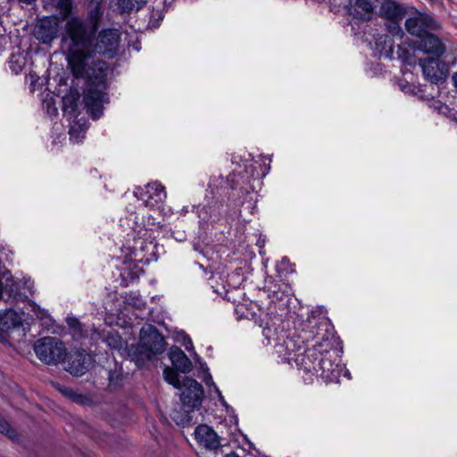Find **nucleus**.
Instances as JSON below:
<instances>
[{"mask_svg": "<svg viewBox=\"0 0 457 457\" xmlns=\"http://www.w3.org/2000/svg\"><path fill=\"white\" fill-rule=\"evenodd\" d=\"M96 29V22L90 25L84 19L71 17L67 20L61 38L71 73L87 83L83 102L94 120L102 115L104 104L107 102L104 92L107 63L102 60L90 62L89 49Z\"/></svg>", "mask_w": 457, "mask_h": 457, "instance_id": "1", "label": "nucleus"}, {"mask_svg": "<svg viewBox=\"0 0 457 457\" xmlns=\"http://www.w3.org/2000/svg\"><path fill=\"white\" fill-rule=\"evenodd\" d=\"M166 343L164 337L153 326L147 325L140 330V343L129 349V355L137 362L149 361L155 354L165 351Z\"/></svg>", "mask_w": 457, "mask_h": 457, "instance_id": "2", "label": "nucleus"}, {"mask_svg": "<svg viewBox=\"0 0 457 457\" xmlns=\"http://www.w3.org/2000/svg\"><path fill=\"white\" fill-rule=\"evenodd\" d=\"M182 392L180 400L185 408L183 413L179 411H173L170 414L172 420L178 425H186L191 421L190 412L201 406L204 397V389L200 383L190 378L182 379Z\"/></svg>", "mask_w": 457, "mask_h": 457, "instance_id": "3", "label": "nucleus"}, {"mask_svg": "<svg viewBox=\"0 0 457 457\" xmlns=\"http://www.w3.org/2000/svg\"><path fill=\"white\" fill-rule=\"evenodd\" d=\"M34 351L37 357L47 365H55L62 361L67 354L64 344L54 337L38 339L34 345Z\"/></svg>", "mask_w": 457, "mask_h": 457, "instance_id": "4", "label": "nucleus"}, {"mask_svg": "<svg viewBox=\"0 0 457 457\" xmlns=\"http://www.w3.org/2000/svg\"><path fill=\"white\" fill-rule=\"evenodd\" d=\"M120 41V33L116 29L101 30L96 37L95 43H91L89 49L90 62L96 54L112 58L117 54Z\"/></svg>", "mask_w": 457, "mask_h": 457, "instance_id": "5", "label": "nucleus"}, {"mask_svg": "<svg viewBox=\"0 0 457 457\" xmlns=\"http://www.w3.org/2000/svg\"><path fill=\"white\" fill-rule=\"evenodd\" d=\"M286 348L291 353H295V361L303 370L312 372L317 370L316 361L319 358V352L315 346L312 349H305L303 345H298L295 349V344L293 338H287L285 341Z\"/></svg>", "mask_w": 457, "mask_h": 457, "instance_id": "6", "label": "nucleus"}, {"mask_svg": "<svg viewBox=\"0 0 457 457\" xmlns=\"http://www.w3.org/2000/svg\"><path fill=\"white\" fill-rule=\"evenodd\" d=\"M59 30L58 18L55 16H46L36 21L32 34L41 44L48 45L57 38Z\"/></svg>", "mask_w": 457, "mask_h": 457, "instance_id": "7", "label": "nucleus"}, {"mask_svg": "<svg viewBox=\"0 0 457 457\" xmlns=\"http://www.w3.org/2000/svg\"><path fill=\"white\" fill-rule=\"evenodd\" d=\"M317 370L314 372L319 373L327 382L337 381L341 372V368L337 362L335 351L319 352Z\"/></svg>", "mask_w": 457, "mask_h": 457, "instance_id": "8", "label": "nucleus"}, {"mask_svg": "<svg viewBox=\"0 0 457 457\" xmlns=\"http://www.w3.org/2000/svg\"><path fill=\"white\" fill-rule=\"evenodd\" d=\"M420 65L425 78L433 84L444 82L448 75L446 63L437 58L420 59Z\"/></svg>", "mask_w": 457, "mask_h": 457, "instance_id": "9", "label": "nucleus"}, {"mask_svg": "<svg viewBox=\"0 0 457 457\" xmlns=\"http://www.w3.org/2000/svg\"><path fill=\"white\" fill-rule=\"evenodd\" d=\"M405 29L412 36L421 38L430 30L439 28L436 21L428 14L418 13L405 21Z\"/></svg>", "mask_w": 457, "mask_h": 457, "instance_id": "10", "label": "nucleus"}, {"mask_svg": "<svg viewBox=\"0 0 457 457\" xmlns=\"http://www.w3.org/2000/svg\"><path fill=\"white\" fill-rule=\"evenodd\" d=\"M134 194L145 206L149 207L158 205L166 198L165 188L158 182L148 183L144 188L138 187Z\"/></svg>", "mask_w": 457, "mask_h": 457, "instance_id": "11", "label": "nucleus"}, {"mask_svg": "<svg viewBox=\"0 0 457 457\" xmlns=\"http://www.w3.org/2000/svg\"><path fill=\"white\" fill-rule=\"evenodd\" d=\"M92 358L84 349L76 350L68 355L64 369L73 376H82L91 365Z\"/></svg>", "mask_w": 457, "mask_h": 457, "instance_id": "12", "label": "nucleus"}, {"mask_svg": "<svg viewBox=\"0 0 457 457\" xmlns=\"http://www.w3.org/2000/svg\"><path fill=\"white\" fill-rule=\"evenodd\" d=\"M379 12L383 17L393 22L392 25L388 26V30L393 36L403 34L397 22L403 19L404 11L399 4L392 0H386L380 7Z\"/></svg>", "mask_w": 457, "mask_h": 457, "instance_id": "13", "label": "nucleus"}, {"mask_svg": "<svg viewBox=\"0 0 457 457\" xmlns=\"http://www.w3.org/2000/svg\"><path fill=\"white\" fill-rule=\"evenodd\" d=\"M378 0H350L349 13L353 20L370 21Z\"/></svg>", "mask_w": 457, "mask_h": 457, "instance_id": "14", "label": "nucleus"}, {"mask_svg": "<svg viewBox=\"0 0 457 457\" xmlns=\"http://www.w3.org/2000/svg\"><path fill=\"white\" fill-rule=\"evenodd\" d=\"M195 436L197 442L206 449L214 450L220 446V437L209 426L202 424L196 427Z\"/></svg>", "mask_w": 457, "mask_h": 457, "instance_id": "15", "label": "nucleus"}, {"mask_svg": "<svg viewBox=\"0 0 457 457\" xmlns=\"http://www.w3.org/2000/svg\"><path fill=\"white\" fill-rule=\"evenodd\" d=\"M418 48L426 54H433L436 57L443 55L446 49L443 41L430 32L420 38Z\"/></svg>", "mask_w": 457, "mask_h": 457, "instance_id": "16", "label": "nucleus"}, {"mask_svg": "<svg viewBox=\"0 0 457 457\" xmlns=\"http://www.w3.org/2000/svg\"><path fill=\"white\" fill-rule=\"evenodd\" d=\"M161 226L162 225L160 220H156V219L153 215H149L147 217L146 223H144L143 227H140L138 230L134 229L135 244L133 245L132 248L135 251H137V249L144 251L145 241L141 239L147 237L149 230L159 228H161Z\"/></svg>", "mask_w": 457, "mask_h": 457, "instance_id": "17", "label": "nucleus"}, {"mask_svg": "<svg viewBox=\"0 0 457 457\" xmlns=\"http://www.w3.org/2000/svg\"><path fill=\"white\" fill-rule=\"evenodd\" d=\"M170 360L173 367L183 373H187L192 370V362L186 353L178 346H172L169 352Z\"/></svg>", "mask_w": 457, "mask_h": 457, "instance_id": "18", "label": "nucleus"}, {"mask_svg": "<svg viewBox=\"0 0 457 457\" xmlns=\"http://www.w3.org/2000/svg\"><path fill=\"white\" fill-rule=\"evenodd\" d=\"M22 320L18 312L12 309L0 313V332H8L10 329L21 326Z\"/></svg>", "mask_w": 457, "mask_h": 457, "instance_id": "19", "label": "nucleus"}, {"mask_svg": "<svg viewBox=\"0 0 457 457\" xmlns=\"http://www.w3.org/2000/svg\"><path fill=\"white\" fill-rule=\"evenodd\" d=\"M166 11L165 0H154V5L150 12L148 26L152 28H158L160 22L164 18Z\"/></svg>", "mask_w": 457, "mask_h": 457, "instance_id": "20", "label": "nucleus"}, {"mask_svg": "<svg viewBox=\"0 0 457 457\" xmlns=\"http://www.w3.org/2000/svg\"><path fill=\"white\" fill-rule=\"evenodd\" d=\"M79 98L80 96L77 90H71V92L62 98V111L65 115H70L71 117L76 116Z\"/></svg>", "mask_w": 457, "mask_h": 457, "instance_id": "21", "label": "nucleus"}, {"mask_svg": "<svg viewBox=\"0 0 457 457\" xmlns=\"http://www.w3.org/2000/svg\"><path fill=\"white\" fill-rule=\"evenodd\" d=\"M146 0H116L117 10L121 14H130L141 10Z\"/></svg>", "mask_w": 457, "mask_h": 457, "instance_id": "22", "label": "nucleus"}, {"mask_svg": "<svg viewBox=\"0 0 457 457\" xmlns=\"http://www.w3.org/2000/svg\"><path fill=\"white\" fill-rule=\"evenodd\" d=\"M104 341L111 349L117 350L119 352L125 349L127 346V342L121 338L117 331L108 332L105 335Z\"/></svg>", "mask_w": 457, "mask_h": 457, "instance_id": "23", "label": "nucleus"}, {"mask_svg": "<svg viewBox=\"0 0 457 457\" xmlns=\"http://www.w3.org/2000/svg\"><path fill=\"white\" fill-rule=\"evenodd\" d=\"M397 58L408 65L415 64L414 50L411 46L404 45H398Z\"/></svg>", "mask_w": 457, "mask_h": 457, "instance_id": "24", "label": "nucleus"}, {"mask_svg": "<svg viewBox=\"0 0 457 457\" xmlns=\"http://www.w3.org/2000/svg\"><path fill=\"white\" fill-rule=\"evenodd\" d=\"M123 378L121 367L115 365L113 370L108 371L109 387L112 390L120 386Z\"/></svg>", "mask_w": 457, "mask_h": 457, "instance_id": "25", "label": "nucleus"}, {"mask_svg": "<svg viewBox=\"0 0 457 457\" xmlns=\"http://www.w3.org/2000/svg\"><path fill=\"white\" fill-rule=\"evenodd\" d=\"M18 285L12 281L8 282V278L6 279V284L4 285L0 280V299L2 298L3 294H6L8 298L17 299L20 295L18 294Z\"/></svg>", "mask_w": 457, "mask_h": 457, "instance_id": "26", "label": "nucleus"}, {"mask_svg": "<svg viewBox=\"0 0 457 457\" xmlns=\"http://www.w3.org/2000/svg\"><path fill=\"white\" fill-rule=\"evenodd\" d=\"M58 390L62 393V395L68 397L76 403L84 404L87 401V397L86 395L78 394L70 387L59 386Z\"/></svg>", "mask_w": 457, "mask_h": 457, "instance_id": "27", "label": "nucleus"}, {"mask_svg": "<svg viewBox=\"0 0 457 457\" xmlns=\"http://www.w3.org/2000/svg\"><path fill=\"white\" fill-rule=\"evenodd\" d=\"M164 379L178 389L182 388V381L179 380L177 371L171 368L166 367L163 370Z\"/></svg>", "mask_w": 457, "mask_h": 457, "instance_id": "28", "label": "nucleus"}, {"mask_svg": "<svg viewBox=\"0 0 457 457\" xmlns=\"http://www.w3.org/2000/svg\"><path fill=\"white\" fill-rule=\"evenodd\" d=\"M52 2L63 19H66L70 15L72 8L71 0H52Z\"/></svg>", "mask_w": 457, "mask_h": 457, "instance_id": "29", "label": "nucleus"}, {"mask_svg": "<svg viewBox=\"0 0 457 457\" xmlns=\"http://www.w3.org/2000/svg\"><path fill=\"white\" fill-rule=\"evenodd\" d=\"M67 324L73 332L79 337H85L87 336L86 331L83 328V325L76 318H68Z\"/></svg>", "mask_w": 457, "mask_h": 457, "instance_id": "30", "label": "nucleus"}, {"mask_svg": "<svg viewBox=\"0 0 457 457\" xmlns=\"http://www.w3.org/2000/svg\"><path fill=\"white\" fill-rule=\"evenodd\" d=\"M0 432L6 435L11 439H14L17 436L16 431L12 428H11L10 424L1 417Z\"/></svg>", "mask_w": 457, "mask_h": 457, "instance_id": "31", "label": "nucleus"}, {"mask_svg": "<svg viewBox=\"0 0 457 457\" xmlns=\"http://www.w3.org/2000/svg\"><path fill=\"white\" fill-rule=\"evenodd\" d=\"M23 65L24 61L20 56H12L10 61V68L14 73L18 74L19 72H21Z\"/></svg>", "mask_w": 457, "mask_h": 457, "instance_id": "32", "label": "nucleus"}, {"mask_svg": "<svg viewBox=\"0 0 457 457\" xmlns=\"http://www.w3.org/2000/svg\"><path fill=\"white\" fill-rule=\"evenodd\" d=\"M383 39V43L388 46V50H386V56L390 58V59H393V54H394V50H393V40L390 37L388 36H385L384 37H380L379 40H382Z\"/></svg>", "mask_w": 457, "mask_h": 457, "instance_id": "33", "label": "nucleus"}, {"mask_svg": "<svg viewBox=\"0 0 457 457\" xmlns=\"http://www.w3.org/2000/svg\"><path fill=\"white\" fill-rule=\"evenodd\" d=\"M452 79H453V86L457 89V71L453 73V75L452 77Z\"/></svg>", "mask_w": 457, "mask_h": 457, "instance_id": "34", "label": "nucleus"}, {"mask_svg": "<svg viewBox=\"0 0 457 457\" xmlns=\"http://www.w3.org/2000/svg\"><path fill=\"white\" fill-rule=\"evenodd\" d=\"M74 133H75V129L74 127H71V130H70V134H71V137H74Z\"/></svg>", "mask_w": 457, "mask_h": 457, "instance_id": "35", "label": "nucleus"}]
</instances>
